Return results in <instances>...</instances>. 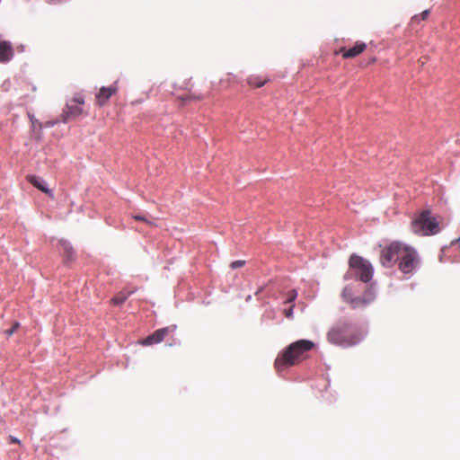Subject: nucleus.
I'll list each match as a JSON object with an SVG mask.
<instances>
[{
    "label": "nucleus",
    "instance_id": "f257e3e1",
    "mask_svg": "<svg viewBox=\"0 0 460 460\" xmlns=\"http://www.w3.org/2000/svg\"><path fill=\"white\" fill-rule=\"evenodd\" d=\"M364 337L365 332L363 329L346 319L338 321L327 332L328 341L341 347L355 346L359 343Z\"/></svg>",
    "mask_w": 460,
    "mask_h": 460
},
{
    "label": "nucleus",
    "instance_id": "f03ea898",
    "mask_svg": "<svg viewBox=\"0 0 460 460\" xmlns=\"http://www.w3.org/2000/svg\"><path fill=\"white\" fill-rule=\"evenodd\" d=\"M315 344L309 340H299L290 343L275 359L274 367L280 373L285 369L296 366L307 357V352L314 348Z\"/></svg>",
    "mask_w": 460,
    "mask_h": 460
},
{
    "label": "nucleus",
    "instance_id": "7ed1b4c3",
    "mask_svg": "<svg viewBox=\"0 0 460 460\" xmlns=\"http://www.w3.org/2000/svg\"><path fill=\"white\" fill-rule=\"evenodd\" d=\"M411 230L420 235L436 234L440 231L438 218L424 210L411 222Z\"/></svg>",
    "mask_w": 460,
    "mask_h": 460
},
{
    "label": "nucleus",
    "instance_id": "20e7f679",
    "mask_svg": "<svg viewBox=\"0 0 460 460\" xmlns=\"http://www.w3.org/2000/svg\"><path fill=\"white\" fill-rule=\"evenodd\" d=\"M349 267L356 271L362 282H368L373 276V267L370 262L358 255H351L349 261Z\"/></svg>",
    "mask_w": 460,
    "mask_h": 460
},
{
    "label": "nucleus",
    "instance_id": "39448f33",
    "mask_svg": "<svg viewBox=\"0 0 460 460\" xmlns=\"http://www.w3.org/2000/svg\"><path fill=\"white\" fill-rule=\"evenodd\" d=\"M398 262L399 270L402 273H411L416 269L419 262L417 252L413 248L404 244Z\"/></svg>",
    "mask_w": 460,
    "mask_h": 460
},
{
    "label": "nucleus",
    "instance_id": "423d86ee",
    "mask_svg": "<svg viewBox=\"0 0 460 460\" xmlns=\"http://www.w3.org/2000/svg\"><path fill=\"white\" fill-rule=\"evenodd\" d=\"M404 243L392 242L385 246L380 252V263L385 268L393 267L399 260Z\"/></svg>",
    "mask_w": 460,
    "mask_h": 460
},
{
    "label": "nucleus",
    "instance_id": "0eeeda50",
    "mask_svg": "<svg viewBox=\"0 0 460 460\" xmlns=\"http://www.w3.org/2000/svg\"><path fill=\"white\" fill-rule=\"evenodd\" d=\"M84 103V98L82 96L74 97L70 100L66 108L62 112V121L66 123L71 119H75L83 114V105Z\"/></svg>",
    "mask_w": 460,
    "mask_h": 460
},
{
    "label": "nucleus",
    "instance_id": "6e6552de",
    "mask_svg": "<svg viewBox=\"0 0 460 460\" xmlns=\"http://www.w3.org/2000/svg\"><path fill=\"white\" fill-rule=\"evenodd\" d=\"M176 329L177 326L175 324L158 329L145 338L143 341H141L140 343L144 346H150L153 344L160 343L167 335L173 333Z\"/></svg>",
    "mask_w": 460,
    "mask_h": 460
},
{
    "label": "nucleus",
    "instance_id": "1a4fd4ad",
    "mask_svg": "<svg viewBox=\"0 0 460 460\" xmlns=\"http://www.w3.org/2000/svg\"><path fill=\"white\" fill-rule=\"evenodd\" d=\"M118 92L117 83L108 86L102 87L95 95L96 104L100 107L106 104L108 100Z\"/></svg>",
    "mask_w": 460,
    "mask_h": 460
},
{
    "label": "nucleus",
    "instance_id": "9d476101",
    "mask_svg": "<svg viewBox=\"0 0 460 460\" xmlns=\"http://www.w3.org/2000/svg\"><path fill=\"white\" fill-rule=\"evenodd\" d=\"M366 49L367 45L364 42H356L352 48H341L338 53L341 54L343 58H353L360 55Z\"/></svg>",
    "mask_w": 460,
    "mask_h": 460
},
{
    "label": "nucleus",
    "instance_id": "9b49d317",
    "mask_svg": "<svg viewBox=\"0 0 460 460\" xmlns=\"http://www.w3.org/2000/svg\"><path fill=\"white\" fill-rule=\"evenodd\" d=\"M14 56V50L10 41L0 40V63H8Z\"/></svg>",
    "mask_w": 460,
    "mask_h": 460
},
{
    "label": "nucleus",
    "instance_id": "f8f14e48",
    "mask_svg": "<svg viewBox=\"0 0 460 460\" xmlns=\"http://www.w3.org/2000/svg\"><path fill=\"white\" fill-rule=\"evenodd\" d=\"M374 300V295L371 291H367L363 296H355L352 299V302H350L351 308H358L363 307L368 305L370 302Z\"/></svg>",
    "mask_w": 460,
    "mask_h": 460
},
{
    "label": "nucleus",
    "instance_id": "ddd939ff",
    "mask_svg": "<svg viewBox=\"0 0 460 460\" xmlns=\"http://www.w3.org/2000/svg\"><path fill=\"white\" fill-rule=\"evenodd\" d=\"M59 250L62 252L63 256L65 257L66 263H68L75 260V252L72 245L67 241L61 240L59 242Z\"/></svg>",
    "mask_w": 460,
    "mask_h": 460
},
{
    "label": "nucleus",
    "instance_id": "4468645a",
    "mask_svg": "<svg viewBox=\"0 0 460 460\" xmlns=\"http://www.w3.org/2000/svg\"><path fill=\"white\" fill-rule=\"evenodd\" d=\"M27 180L30 183H31L34 187L41 190L42 192L50 195L51 191L46 187V184L44 181H42L40 178L34 176V175H29L27 176Z\"/></svg>",
    "mask_w": 460,
    "mask_h": 460
},
{
    "label": "nucleus",
    "instance_id": "2eb2a0df",
    "mask_svg": "<svg viewBox=\"0 0 460 460\" xmlns=\"http://www.w3.org/2000/svg\"><path fill=\"white\" fill-rule=\"evenodd\" d=\"M134 293V290L123 289L118 294H116L111 300V303L114 305H122L128 297Z\"/></svg>",
    "mask_w": 460,
    "mask_h": 460
},
{
    "label": "nucleus",
    "instance_id": "dca6fc26",
    "mask_svg": "<svg viewBox=\"0 0 460 460\" xmlns=\"http://www.w3.org/2000/svg\"><path fill=\"white\" fill-rule=\"evenodd\" d=\"M267 81L268 79L266 77L257 75H252L247 79L248 84L256 88L262 87L267 83Z\"/></svg>",
    "mask_w": 460,
    "mask_h": 460
},
{
    "label": "nucleus",
    "instance_id": "f3484780",
    "mask_svg": "<svg viewBox=\"0 0 460 460\" xmlns=\"http://www.w3.org/2000/svg\"><path fill=\"white\" fill-rule=\"evenodd\" d=\"M341 296H342V298L344 299V301L349 304H350V302H352L353 297H355L352 288L349 287H346L343 289Z\"/></svg>",
    "mask_w": 460,
    "mask_h": 460
},
{
    "label": "nucleus",
    "instance_id": "a211bd4d",
    "mask_svg": "<svg viewBox=\"0 0 460 460\" xmlns=\"http://www.w3.org/2000/svg\"><path fill=\"white\" fill-rule=\"evenodd\" d=\"M132 218L136 221H141V222H144L146 225L147 226H155V223L154 220L145 217V216H141V215H133L132 216Z\"/></svg>",
    "mask_w": 460,
    "mask_h": 460
},
{
    "label": "nucleus",
    "instance_id": "6ab92c4d",
    "mask_svg": "<svg viewBox=\"0 0 460 460\" xmlns=\"http://www.w3.org/2000/svg\"><path fill=\"white\" fill-rule=\"evenodd\" d=\"M429 15V11L425 10L420 14L414 15L411 18V22H420V21H424V20L428 19Z\"/></svg>",
    "mask_w": 460,
    "mask_h": 460
},
{
    "label": "nucleus",
    "instance_id": "aec40b11",
    "mask_svg": "<svg viewBox=\"0 0 460 460\" xmlns=\"http://www.w3.org/2000/svg\"><path fill=\"white\" fill-rule=\"evenodd\" d=\"M297 296V292L296 289L289 290L287 294V298L285 300V304H291L293 303Z\"/></svg>",
    "mask_w": 460,
    "mask_h": 460
},
{
    "label": "nucleus",
    "instance_id": "412c9836",
    "mask_svg": "<svg viewBox=\"0 0 460 460\" xmlns=\"http://www.w3.org/2000/svg\"><path fill=\"white\" fill-rule=\"evenodd\" d=\"M203 98H204L203 95H197L196 96V95H192V94H188L185 97H181V100L183 102H185V101H192V100H199H199H202Z\"/></svg>",
    "mask_w": 460,
    "mask_h": 460
},
{
    "label": "nucleus",
    "instance_id": "4be33fe9",
    "mask_svg": "<svg viewBox=\"0 0 460 460\" xmlns=\"http://www.w3.org/2000/svg\"><path fill=\"white\" fill-rule=\"evenodd\" d=\"M19 326H20V323L16 322L13 323V327L11 329L6 330L4 332V333L9 337L16 332V330L19 328Z\"/></svg>",
    "mask_w": 460,
    "mask_h": 460
},
{
    "label": "nucleus",
    "instance_id": "5701e85b",
    "mask_svg": "<svg viewBox=\"0 0 460 460\" xmlns=\"http://www.w3.org/2000/svg\"><path fill=\"white\" fill-rule=\"evenodd\" d=\"M244 264H245V261H244L238 260V261H233V262L230 264V267H231L233 270H235V269H237V268H241V267H243Z\"/></svg>",
    "mask_w": 460,
    "mask_h": 460
},
{
    "label": "nucleus",
    "instance_id": "b1692460",
    "mask_svg": "<svg viewBox=\"0 0 460 460\" xmlns=\"http://www.w3.org/2000/svg\"><path fill=\"white\" fill-rule=\"evenodd\" d=\"M293 308H294V305H291L289 308L285 309L283 311V314L287 318H288V319L293 318Z\"/></svg>",
    "mask_w": 460,
    "mask_h": 460
},
{
    "label": "nucleus",
    "instance_id": "393cba45",
    "mask_svg": "<svg viewBox=\"0 0 460 460\" xmlns=\"http://www.w3.org/2000/svg\"><path fill=\"white\" fill-rule=\"evenodd\" d=\"M11 443L19 444L20 440L14 437H10Z\"/></svg>",
    "mask_w": 460,
    "mask_h": 460
},
{
    "label": "nucleus",
    "instance_id": "a878e982",
    "mask_svg": "<svg viewBox=\"0 0 460 460\" xmlns=\"http://www.w3.org/2000/svg\"><path fill=\"white\" fill-rule=\"evenodd\" d=\"M262 288H260L259 290L256 292V295L262 291Z\"/></svg>",
    "mask_w": 460,
    "mask_h": 460
},
{
    "label": "nucleus",
    "instance_id": "bb28decb",
    "mask_svg": "<svg viewBox=\"0 0 460 460\" xmlns=\"http://www.w3.org/2000/svg\"><path fill=\"white\" fill-rule=\"evenodd\" d=\"M458 241L460 242V237L458 238Z\"/></svg>",
    "mask_w": 460,
    "mask_h": 460
}]
</instances>
